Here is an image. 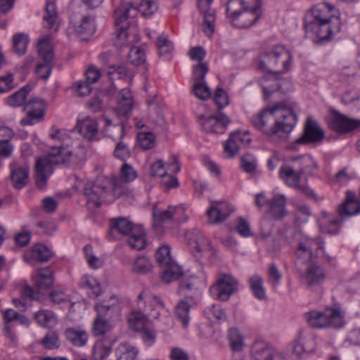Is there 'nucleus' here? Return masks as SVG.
Here are the masks:
<instances>
[{
	"label": "nucleus",
	"mask_w": 360,
	"mask_h": 360,
	"mask_svg": "<svg viewBox=\"0 0 360 360\" xmlns=\"http://www.w3.org/2000/svg\"><path fill=\"white\" fill-rule=\"evenodd\" d=\"M188 245L193 251L200 253L210 250V243L199 230H193L186 234Z\"/></svg>",
	"instance_id": "28"
},
{
	"label": "nucleus",
	"mask_w": 360,
	"mask_h": 360,
	"mask_svg": "<svg viewBox=\"0 0 360 360\" xmlns=\"http://www.w3.org/2000/svg\"><path fill=\"white\" fill-rule=\"evenodd\" d=\"M134 229L133 224L126 218L112 219L110 221L109 236L115 240L120 236L129 234Z\"/></svg>",
	"instance_id": "26"
},
{
	"label": "nucleus",
	"mask_w": 360,
	"mask_h": 360,
	"mask_svg": "<svg viewBox=\"0 0 360 360\" xmlns=\"http://www.w3.org/2000/svg\"><path fill=\"white\" fill-rule=\"evenodd\" d=\"M30 42L28 35L25 33H17L13 36V48L18 55H23L26 53Z\"/></svg>",
	"instance_id": "48"
},
{
	"label": "nucleus",
	"mask_w": 360,
	"mask_h": 360,
	"mask_svg": "<svg viewBox=\"0 0 360 360\" xmlns=\"http://www.w3.org/2000/svg\"><path fill=\"white\" fill-rule=\"evenodd\" d=\"M153 265L150 260L146 257H139L134 262L132 270L139 274H145L150 272Z\"/></svg>",
	"instance_id": "54"
},
{
	"label": "nucleus",
	"mask_w": 360,
	"mask_h": 360,
	"mask_svg": "<svg viewBox=\"0 0 360 360\" xmlns=\"http://www.w3.org/2000/svg\"><path fill=\"white\" fill-rule=\"evenodd\" d=\"M211 202L215 207L218 214L223 219V221H225L234 210L233 207L226 201L212 200Z\"/></svg>",
	"instance_id": "57"
},
{
	"label": "nucleus",
	"mask_w": 360,
	"mask_h": 360,
	"mask_svg": "<svg viewBox=\"0 0 360 360\" xmlns=\"http://www.w3.org/2000/svg\"><path fill=\"white\" fill-rule=\"evenodd\" d=\"M74 30L83 37L93 35L96 31L94 18L89 15H84L79 22L74 24Z\"/></svg>",
	"instance_id": "35"
},
{
	"label": "nucleus",
	"mask_w": 360,
	"mask_h": 360,
	"mask_svg": "<svg viewBox=\"0 0 360 360\" xmlns=\"http://www.w3.org/2000/svg\"><path fill=\"white\" fill-rule=\"evenodd\" d=\"M193 94L201 101H206L211 96V91L205 82H193L191 89Z\"/></svg>",
	"instance_id": "52"
},
{
	"label": "nucleus",
	"mask_w": 360,
	"mask_h": 360,
	"mask_svg": "<svg viewBox=\"0 0 360 360\" xmlns=\"http://www.w3.org/2000/svg\"><path fill=\"white\" fill-rule=\"evenodd\" d=\"M137 177V173L131 165L124 163L121 169L119 176L112 178L110 181L112 193L116 198L124 195L127 191V184Z\"/></svg>",
	"instance_id": "12"
},
{
	"label": "nucleus",
	"mask_w": 360,
	"mask_h": 360,
	"mask_svg": "<svg viewBox=\"0 0 360 360\" xmlns=\"http://www.w3.org/2000/svg\"><path fill=\"white\" fill-rule=\"evenodd\" d=\"M228 345L231 349L233 360H244V348L245 346L244 336L235 328L228 330L226 334Z\"/></svg>",
	"instance_id": "16"
},
{
	"label": "nucleus",
	"mask_w": 360,
	"mask_h": 360,
	"mask_svg": "<svg viewBox=\"0 0 360 360\" xmlns=\"http://www.w3.org/2000/svg\"><path fill=\"white\" fill-rule=\"evenodd\" d=\"M79 285L82 288L88 290L90 297H96L101 294V288L97 280L88 275L83 276L79 282Z\"/></svg>",
	"instance_id": "46"
},
{
	"label": "nucleus",
	"mask_w": 360,
	"mask_h": 360,
	"mask_svg": "<svg viewBox=\"0 0 360 360\" xmlns=\"http://www.w3.org/2000/svg\"><path fill=\"white\" fill-rule=\"evenodd\" d=\"M188 245L193 251L200 253L210 250V243L199 230H193L186 234Z\"/></svg>",
	"instance_id": "29"
},
{
	"label": "nucleus",
	"mask_w": 360,
	"mask_h": 360,
	"mask_svg": "<svg viewBox=\"0 0 360 360\" xmlns=\"http://www.w3.org/2000/svg\"><path fill=\"white\" fill-rule=\"evenodd\" d=\"M209 70L206 63H199L193 68V79L195 82H205V77Z\"/></svg>",
	"instance_id": "63"
},
{
	"label": "nucleus",
	"mask_w": 360,
	"mask_h": 360,
	"mask_svg": "<svg viewBox=\"0 0 360 360\" xmlns=\"http://www.w3.org/2000/svg\"><path fill=\"white\" fill-rule=\"evenodd\" d=\"M37 323L44 328H52L58 323L56 315L50 310L41 309L34 313Z\"/></svg>",
	"instance_id": "41"
},
{
	"label": "nucleus",
	"mask_w": 360,
	"mask_h": 360,
	"mask_svg": "<svg viewBox=\"0 0 360 360\" xmlns=\"http://www.w3.org/2000/svg\"><path fill=\"white\" fill-rule=\"evenodd\" d=\"M136 15V9L131 7L129 4L120 5L115 10V24L119 28L114 44L118 49L131 46V41L128 39L129 32H127V28L129 24L134 22V18Z\"/></svg>",
	"instance_id": "8"
},
{
	"label": "nucleus",
	"mask_w": 360,
	"mask_h": 360,
	"mask_svg": "<svg viewBox=\"0 0 360 360\" xmlns=\"http://www.w3.org/2000/svg\"><path fill=\"white\" fill-rule=\"evenodd\" d=\"M254 127L268 136H282L290 133L297 122L291 106L284 102L263 109L252 117Z\"/></svg>",
	"instance_id": "1"
},
{
	"label": "nucleus",
	"mask_w": 360,
	"mask_h": 360,
	"mask_svg": "<svg viewBox=\"0 0 360 360\" xmlns=\"http://www.w3.org/2000/svg\"><path fill=\"white\" fill-rule=\"evenodd\" d=\"M292 351L300 356L304 353L313 352L316 349L315 339L311 334L300 333L292 343Z\"/></svg>",
	"instance_id": "27"
},
{
	"label": "nucleus",
	"mask_w": 360,
	"mask_h": 360,
	"mask_svg": "<svg viewBox=\"0 0 360 360\" xmlns=\"http://www.w3.org/2000/svg\"><path fill=\"white\" fill-rule=\"evenodd\" d=\"M250 289L254 296L259 300H263L266 298V291L263 286V280L258 275H254L249 279Z\"/></svg>",
	"instance_id": "49"
},
{
	"label": "nucleus",
	"mask_w": 360,
	"mask_h": 360,
	"mask_svg": "<svg viewBox=\"0 0 360 360\" xmlns=\"http://www.w3.org/2000/svg\"><path fill=\"white\" fill-rule=\"evenodd\" d=\"M112 351V345L104 340L97 341L92 350L94 360H103L107 358Z\"/></svg>",
	"instance_id": "47"
},
{
	"label": "nucleus",
	"mask_w": 360,
	"mask_h": 360,
	"mask_svg": "<svg viewBox=\"0 0 360 360\" xmlns=\"http://www.w3.org/2000/svg\"><path fill=\"white\" fill-rule=\"evenodd\" d=\"M27 108H29L27 117L21 120L22 125H33L34 120H40L44 115L46 105L42 99L35 98L26 103Z\"/></svg>",
	"instance_id": "21"
},
{
	"label": "nucleus",
	"mask_w": 360,
	"mask_h": 360,
	"mask_svg": "<svg viewBox=\"0 0 360 360\" xmlns=\"http://www.w3.org/2000/svg\"><path fill=\"white\" fill-rule=\"evenodd\" d=\"M345 201L337 208V215L333 216L326 211L321 212L319 224L321 231L329 234H337L342 222L352 216L360 213V201L351 191H347Z\"/></svg>",
	"instance_id": "4"
},
{
	"label": "nucleus",
	"mask_w": 360,
	"mask_h": 360,
	"mask_svg": "<svg viewBox=\"0 0 360 360\" xmlns=\"http://www.w3.org/2000/svg\"><path fill=\"white\" fill-rule=\"evenodd\" d=\"M288 160L302 176L313 175L319 168L316 160L310 154L290 157Z\"/></svg>",
	"instance_id": "17"
},
{
	"label": "nucleus",
	"mask_w": 360,
	"mask_h": 360,
	"mask_svg": "<svg viewBox=\"0 0 360 360\" xmlns=\"http://www.w3.org/2000/svg\"><path fill=\"white\" fill-rule=\"evenodd\" d=\"M161 269V278L165 283L173 282L182 276L181 267L174 261L162 266Z\"/></svg>",
	"instance_id": "38"
},
{
	"label": "nucleus",
	"mask_w": 360,
	"mask_h": 360,
	"mask_svg": "<svg viewBox=\"0 0 360 360\" xmlns=\"http://www.w3.org/2000/svg\"><path fill=\"white\" fill-rule=\"evenodd\" d=\"M183 212V209L179 206H168L166 210H160L155 206L153 209V225L162 226L164 224L176 219V216Z\"/></svg>",
	"instance_id": "25"
},
{
	"label": "nucleus",
	"mask_w": 360,
	"mask_h": 360,
	"mask_svg": "<svg viewBox=\"0 0 360 360\" xmlns=\"http://www.w3.org/2000/svg\"><path fill=\"white\" fill-rule=\"evenodd\" d=\"M285 240L295 249V257L308 260L316 257H324L330 261V257L325 255L324 243L321 238H311L302 232L290 229L287 231Z\"/></svg>",
	"instance_id": "3"
},
{
	"label": "nucleus",
	"mask_w": 360,
	"mask_h": 360,
	"mask_svg": "<svg viewBox=\"0 0 360 360\" xmlns=\"http://www.w3.org/2000/svg\"><path fill=\"white\" fill-rule=\"evenodd\" d=\"M262 17V8L259 0H252L237 18L233 25L239 29H248L256 24Z\"/></svg>",
	"instance_id": "10"
},
{
	"label": "nucleus",
	"mask_w": 360,
	"mask_h": 360,
	"mask_svg": "<svg viewBox=\"0 0 360 360\" xmlns=\"http://www.w3.org/2000/svg\"><path fill=\"white\" fill-rule=\"evenodd\" d=\"M191 301V297H186L185 299L180 300L175 307V315L178 320L181 321L184 328H187L189 324L190 302Z\"/></svg>",
	"instance_id": "36"
},
{
	"label": "nucleus",
	"mask_w": 360,
	"mask_h": 360,
	"mask_svg": "<svg viewBox=\"0 0 360 360\" xmlns=\"http://www.w3.org/2000/svg\"><path fill=\"white\" fill-rule=\"evenodd\" d=\"M325 133L319 123L311 117H308L302 136L296 140L298 144L317 145L322 143Z\"/></svg>",
	"instance_id": "13"
},
{
	"label": "nucleus",
	"mask_w": 360,
	"mask_h": 360,
	"mask_svg": "<svg viewBox=\"0 0 360 360\" xmlns=\"http://www.w3.org/2000/svg\"><path fill=\"white\" fill-rule=\"evenodd\" d=\"M11 168V181L14 188L20 189L24 187L29 177V169L27 167H16L15 163L10 165Z\"/></svg>",
	"instance_id": "31"
},
{
	"label": "nucleus",
	"mask_w": 360,
	"mask_h": 360,
	"mask_svg": "<svg viewBox=\"0 0 360 360\" xmlns=\"http://www.w3.org/2000/svg\"><path fill=\"white\" fill-rule=\"evenodd\" d=\"M130 154L128 143L122 139L119 140L114 150L115 157L122 161H126L130 157Z\"/></svg>",
	"instance_id": "61"
},
{
	"label": "nucleus",
	"mask_w": 360,
	"mask_h": 360,
	"mask_svg": "<svg viewBox=\"0 0 360 360\" xmlns=\"http://www.w3.org/2000/svg\"><path fill=\"white\" fill-rule=\"evenodd\" d=\"M53 284V272L49 268L41 269L38 271L35 278V285L39 290L48 289Z\"/></svg>",
	"instance_id": "45"
},
{
	"label": "nucleus",
	"mask_w": 360,
	"mask_h": 360,
	"mask_svg": "<svg viewBox=\"0 0 360 360\" xmlns=\"http://www.w3.org/2000/svg\"><path fill=\"white\" fill-rule=\"evenodd\" d=\"M32 256L37 261L46 262L51 258V253L44 245L37 244L32 248Z\"/></svg>",
	"instance_id": "58"
},
{
	"label": "nucleus",
	"mask_w": 360,
	"mask_h": 360,
	"mask_svg": "<svg viewBox=\"0 0 360 360\" xmlns=\"http://www.w3.org/2000/svg\"><path fill=\"white\" fill-rule=\"evenodd\" d=\"M72 155V153L62 145L52 147L46 156L36 162V186L40 189L44 188L49 176L53 173V166L70 161Z\"/></svg>",
	"instance_id": "5"
},
{
	"label": "nucleus",
	"mask_w": 360,
	"mask_h": 360,
	"mask_svg": "<svg viewBox=\"0 0 360 360\" xmlns=\"http://www.w3.org/2000/svg\"><path fill=\"white\" fill-rule=\"evenodd\" d=\"M138 300L139 302L143 300L144 302L148 304V305L145 306V311H148L149 310L154 311L158 310L157 313H153L151 314L153 318H158L160 313L165 310V305L162 300L155 295L145 294L144 292H142L138 296Z\"/></svg>",
	"instance_id": "33"
},
{
	"label": "nucleus",
	"mask_w": 360,
	"mask_h": 360,
	"mask_svg": "<svg viewBox=\"0 0 360 360\" xmlns=\"http://www.w3.org/2000/svg\"><path fill=\"white\" fill-rule=\"evenodd\" d=\"M156 261L160 267L173 262L169 246L165 245L158 248L156 252Z\"/></svg>",
	"instance_id": "59"
},
{
	"label": "nucleus",
	"mask_w": 360,
	"mask_h": 360,
	"mask_svg": "<svg viewBox=\"0 0 360 360\" xmlns=\"http://www.w3.org/2000/svg\"><path fill=\"white\" fill-rule=\"evenodd\" d=\"M137 141L143 150H149L155 145V136L151 132H139L137 134Z\"/></svg>",
	"instance_id": "56"
},
{
	"label": "nucleus",
	"mask_w": 360,
	"mask_h": 360,
	"mask_svg": "<svg viewBox=\"0 0 360 360\" xmlns=\"http://www.w3.org/2000/svg\"><path fill=\"white\" fill-rule=\"evenodd\" d=\"M275 349L264 341H256L251 346L250 357L253 360H269Z\"/></svg>",
	"instance_id": "30"
},
{
	"label": "nucleus",
	"mask_w": 360,
	"mask_h": 360,
	"mask_svg": "<svg viewBox=\"0 0 360 360\" xmlns=\"http://www.w3.org/2000/svg\"><path fill=\"white\" fill-rule=\"evenodd\" d=\"M117 360H134L138 354V349L128 342L120 343L116 349Z\"/></svg>",
	"instance_id": "44"
},
{
	"label": "nucleus",
	"mask_w": 360,
	"mask_h": 360,
	"mask_svg": "<svg viewBox=\"0 0 360 360\" xmlns=\"http://www.w3.org/2000/svg\"><path fill=\"white\" fill-rule=\"evenodd\" d=\"M84 252L86 262L91 268L96 269L103 265V261L94 255L93 248L91 245H86L84 247Z\"/></svg>",
	"instance_id": "60"
},
{
	"label": "nucleus",
	"mask_w": 360,
	"mask_h": 360,
	"mask_svg": "<svg viewBox=\"0 0 360 360\" xmlns=\"http://www.w3.org/2000/svg\"><path fill=\"white\" fill-rule=\"evenodd\" d=\"M37 51L44 62L37 65L35 72L39 77L46 79L51 75V64L54 58L53 49L48 39H43L39 41Z\"/></svg>",
	"instance_id": "11"
},
{
	"label": "nucleus",
	"mask_w": 360,
	"mask_h": 360,
	"mask_svg": "<svg viewBox=\"0 0 360 360\" xmlns=\"http://www.w3.org/2000/svg\"><path fill=\"white\" fill-rule=\"evenodd\" d=\"M286 198L282 194H276L271 199V203L266 210L265 217L274 220H281L287 214Z\"/></svg>",
	"instance_id": "24"
},
{
	"label": "nucleus",
	"mask_w": 360,
	"mask_h": 360,
	"mask_svg": "<svg viewBox=\"0 0 360 360\" xmlns=\"http://www.w3.org/2000/svg\"><path fill=\"white\" fill-rule=\"evenodd\" d=\"M278 176L288 187L293 188L307 196H313L314 195L313 190L300 184L302 175L294 167L289 160L286 164L283 165L280 167Z\"/></svg>",
	"instance_id": "9"
},
{
	"label": "nucleus",
	"mask_w": 360,
	"mask_h": 360,
	"mask_svg": "<svg viewBox=\"0 0 360 360\" xmlns=\"http://www.w3.org/2000/svg\"><path fill=\"white\" fill-rule=\"evenodd\" d=\"M128 245L135 250H141L146 245L145 233L141 231H136L135 229L127 239Z\"/></svg>",
	"instance_id": "50"
},
{
	"label": "nucleus",
	"mask_w": 360,
	"mask_h": 360,
	"mask_svg": "<svg viewBox=\"0 0 360 360\" xmlns=\"http://www.w3.org/2000/svg\"><path fill=\"white\" fill-rule=\"evenodd\" d=\"M252 0H229L226 4V14L232 25L233 19L240 15L248 4H251Z\"/></svg>",
	"instance_id": "40"
},
{
	"label": "nucleus",
	"mask_w": 360,
	"mask_h": 360,
	"mask_svg": "<svg viewBox=\"0 0 360 360\" xmlns=\"http://www.w3.org/2000/svg\"><path fill=\"white\" fill-rule=\"evenodd\" d=\"M335 7L326 3L313 6L306 16L304 27L315 43L328 40L331 34L340 30V22Z\"/></svg>",
	"instance_id": "2"
},
{
	"label": "nucleus",
	"mask_w": 360,
	"mask_h": 360,
	"mask_svg": "<svg viewBox=\"0 0 360 360\" xmlns=\"http://www.w3.org/2000/svg\"><path fill=\"white\" fill-rule=\"evenodd\" d=\"M300 278L307 288H313L323 283L327 278V271L320 264H310L300 275Z\"/></svg>",
	"instance_id": "15"
},
{
	"label": "nucleus",
	"mask_w": 360,
	"mask_h": 360,
	"mask_svg": "<svg viewBox=\"0 0 360 360\" xmlns=\"http://www.w3.org/2000/svg\"><path fill=\"white\" fill-rule=\"evenodd\" d=\"M304 316L309 325L316 328L338 329L345 324L340 308H326L323 311H311L306 313Z\"/></svg>",
	"instance_id": "7"
},
{
	"label": "nucleus",
	"mask_w": 360,
	"mask_h": 360,
	"mask_svg": "<svg viewBox=\"0 0 360 360\" xmlns=\"http://www.w3.org/2000/svg\"><path fill=\"white\" fill-rule=\"evenodd\" d=\"M66 340L73 346L83 347L88 341V335L84 330L68 328L65 331Z\"/></svg>",
	"instance_id": "37"
},
{
	"label": "nucleus",
	"mask_w": 360,
	"mask_h": 360,
	"mask_svg": "<svg viewBox=\"0 0 360 360\" xmlns=\"http://www.w3.org/2000/svg\"><path fill=\"white\" fill-rule=\"evenodd\" d=\"M201 126L207 133L222 134L225 131L228 124L231 122L229 118L224 113L219 116L201 117Z\"/></svg>",
	"instance_id": "18"
},
{
	"label": "nucleus",
	"mask_w": 360,
	"mask_h": 360,
	"mask_svg": "<svg viewBox=\"0 0 360 360\" xmlns=\"http://www.w3.org/2000/svg\"><path fill=\"white\" fill-rule=\"evenodd\" d=\"M30 91V87L29 86L21 88L19 91L7 98L6 102L8 105L16 108L25 104L27 94Z\"/></svg>",
	"instance_id": "51"
},
{
	"label": "nucleus",
	"mask_w": 360,
	"mask_h": 360,
	"mask_svg": "<svg viewBox=\"0 0 360 360\" xmlns=\"http://www.w3.org/2000/svg\"><path fill=\"white\" fill-rule=\"evenodd\" d=\"M204 313L210 320H221L226 317L224 311L219 305L216 304H212L207 307L205 309Z\"/></svg>",
	"instance_id": "64"
},
{
	"label": "nucleus",
	"mask_w": 360,
	"mask_h": 360,
	"mask_svg": "<svg viewBox=\"0 0 360 360\" xmlns=\"http://www.w3.org/2000/svg\"><path fill=\"white\" fill-rule=\"evenodd\" d=\"M43 20L49 28L53 29L54 31L58 30V15L56 0H46Z\"/></svg>",
	"instance_id": "34"
},
{
	"label": "nucleus",
	"mask_w": 360,
	"mask_h": 360,
	"mask_svg": "<svg viewBox=\"0 0 360 360\" xmlns=\"http://www.w3.org/2000/svg\"><path fill=\"white\" fill-rule=\"evenodd\" d=\"M156 46L158 49L159 55L161 56L169 54L174 49L172 41L165 34H160L157 38Z\"/></svg>",
	"instance_id": "53"
},
{
	"label": "nucleus",
	"mask_w": 360,
	"mask_h": 360,
	"mask_svg": "<svg viewBox=\"0 0 360 360\" xmlns=\"http://www.w3.org/2000/svg\"><path fill=\"white\" fill-rule=\"evenodd\" d=\"M238 281L231 274H220L212 288L217 290V299L226 301L238 290Z\"/></svg>",
	"instance_id": "14"
},
{
	"label": "nucleus",
	"mask_w": 360,
	"mask_h": 360,
	"mask_svg": "<svg viewBox=\"0 0 360 360\" xmlns=\"http://www.w3.org/2000/svg\"><path fill=\"white\" fill-rule=\"evenodd\" d=\"M76 128L79 133L88 140H93L98 134V127L96 120L91 117H86L79 121Z\"/></svg>",
	"instance_id": "32"
},
{
	"label": "nucleus",
	"mask_w": 360,
	"mask_h": 360,
	"mask_svg": "<svg viewBox=\"0 0 360 360\" xmlns=\"http://www.w3.org/2000/svg\"><path fill=\"white\" fill-rule=\"evenodd\" d=\"M360 127V120L350 119L335 111L333 113L330 127L339 133H347Z\"/></svg>",
	"instance_id": "20"
},
{
	"label": "nucleus",
	"mask_w": 360,
	"mask_h": 360,
	"mask_svg": "<svg viewBox=\"0 0 360 360\" xmlns=\"http://www.w3.org/2000/svg\"><path fill=\"white\" fill-rule=\"evenodd\" d=\"M212 0H198V8L203 15L202 27L205 34L210 37L214 30L215 11L210 8Z\"/></svg>",
	"instance_id": "19"
},
{
	"label": "nucleus",
	"mask_w": 360,
	"mask_h": 360,
	"mask_svg": "<svg viewBox=\"0 0 360 360\" xmlns=\"http://www.w3.org/2000/svg\"><path fill=\"white\" fill-rule=\"evenodd\" d=\"M292 54L283 46H275L259 56V68L274 75L283 74L290 70Z\"/></svg>",
	"instance_id": "6"
},
{
	"label": "nucleus",
	"mask_w": 360,
	"mask_h": 360,
	"mask_svg": "<svg viewBox=\"0 0 360 360\" xmlns=\"http://www.w3.org/2000/svg\"><path fill=\"white\" fill-rule=\"evenodd\" d=\"M129 328L135 331L143 330L149 325L148 317L140 311H132L128 316Z\"/></svg>",
	"instance_id": "42"
},
{
	"label": "nucleus",
	"mask_w": 360,
	"mask_h": 360,
	"mask_svg": "<svg viewBox=\"0 0 360 360\" xmlns=\"http://www.w3.org/2000/svg\"><path fill=\"white\" fill-rule=\"evenodd\" d=\"M121 1V0H118ZM122 4H129L131 7L135 8L138 12H140L143 15L146 17H149L152 15L157 10L158 6L155 1L152 0H143L141 3L133 4L130 1H123L122 0Z\"/></svg>",
	"instance_id": "43"
},
{
	"label": "nucleus",
	"mask_w": 360,
	"mask_h": 360,
	"mask_svg": "<svg viewBox=\"0 0 360 360\" xmlns=\"http://www.w3.org/2000/svg\"><path fill=\"white\" fill-rule=\"evenodd\" d=\"M40 342L44 348L48 349H58L60 345L58 335L54 330L47 332Z\"/></svg>",
	"instance_id": "55"
},
{
	"label": "nucleus",
	"mask_w": 360,
	"mask_h": 360,
	"mask_svg": "<svg viewBox=\"0 0 360 360\" xmlns=\"http://www.w3.org/2000/svg\"><path fill=\"white\" fill-rule=\"evenodd\" d=\"M107 193V190L98 184H87L84 189V195L86 198L88 207L94 209L99 207Z\"/></svg>",
	"instance_id": "23"
},
{
	"label": "nucleus",
	"mask_w": 360,
	"mask_h": 360,
	"mask_svg": "<svg viewBox=\"0 0 360 360\" xmlns=\"http://www.w3.org/2000/svg\"><path fill=\"white\" fill-rule=\"evenodd\" d=\"M14 136L11 128L6 126H0V148L6 155L12 154L14 146L11 140Z\"/></svg>",
	"instance_id": "39"
},
{
	"label": "nucleus",
	"mask_w": 360,
	"mask_h": 360,
	"mask_svg": "<svg viewBox=\"0 0 360 360\" xmlns=\"http://www.w3.org/2000/svg\"><path fill=\"white\" fill-rule=\"evenodd\" d=\"M110 309V307L103 303H98L95 305V309L98 313L97 317L94 321L92 331L94 335H103L112 329L110 321L103 319V316Z\"/></svg>",
	"instance_id": "22"
},
{
	"label": "nucleus",
	"mask_w": 360,
	"mask_h": 360,
	"mask_svg": "<svg viewBox=\"0 0 360 360\" xmlns=\"http://www.w3.org/2000/svg\"><path fill=\"white\" fill-rule=\"evenodd\" d=\"M213 101L219 110H222L229 103L227 93L222 88H217L216 89Z\"/></svg>",
	"instance_id": "62"
}]
</instances>
